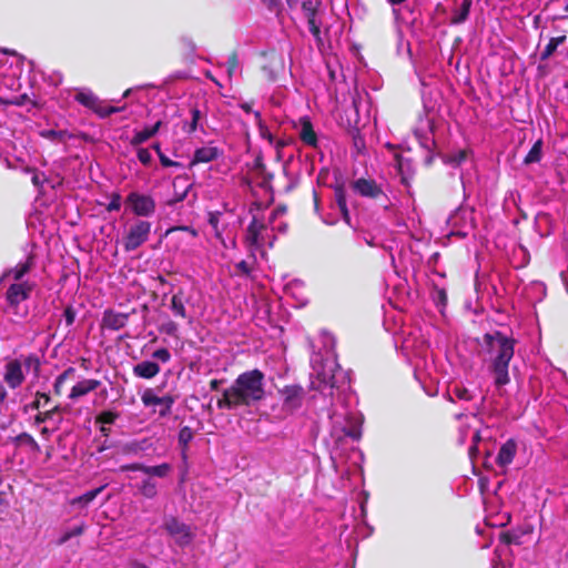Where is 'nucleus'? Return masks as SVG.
I'll list each match as a JSON object with an SVG mask.
<instances>
[{
  "mask_svg": "<svg viewBox=\"0 0 568 568\" xmlns=\"http://www.w3.org/2000/svg\"><path fill=\"white\" fill-rule=\"evenodd\" d=\"M478 344L487 368L494 376L495 386L501 387L509 384V364L515 354L516 341L496 331L484 334Z\"/></svg>",
  "mask_w": 568,
  "mask_h": 568,
  "instance_id": "f257e3e1",
  "label": "nucleus"
},
{
  "mask_svg": "<svg viewBox=\"0 0 568 568\" xmlns=\"http://www.w3.org/2000/svg\"><path fill=\"white\" fill-rule=\"evenodd\" d=\"M265 398V374L253 368L241 373L231 387L223 390L217 399L216 406L220 409H234L237 407H250Z\"/></svg>",
  "mask_w": 568,
  "mask_h": 568,
  "instance_id": "f03ea898",
  "label": "nucleus"
},
{
  "mask_svg": "<svg viewBox=\"0 0 568 568\" xmlns=\"http://www.w3.org/2000/svg\"><path fill=\"white\" fill-rule=\"evenodd\" d=\"M74 100L102 119L125 109V106H112L105 104V102L100 100L92 91H78L74 95Z\"/></svg>",
  "mask_w": 568,
  "mask_h": 568,
  "instance_id": "7ed1b4c3",
  "label": "nucleus"
},
{
  "mask_svg": "<svg viewBox=\"0 0 568 568\" xmlns=\"http://www.w3.org/2000/svg\"><path fill=\"white\" fill-rule=\"evenodd\" d=\"M151 233V223L144 220L136 221L123 239L125 252H132L145 243Z\"/></svg>",
  "mask_w": 568,
  "mask_h": 568,
  "instance_id": "20e7f679",
  "label": "nucleus"
},
{
  "mask_svg": "<svg viewBox=\"0 0 568 568\" xmlns=\"http://www.w3.org/2000/svg\"><path fill=\"white\" fill-rule=\"evenodd\" d=\"M280 394L282 396V409L285 413L293 414L302 407L305 392L301 385H286L280 390Z\"/></svg>",
  "mask_w": 568,
  "mask_h": 568,
  "instance_id": "39448f33",
  "label": "nucleus"
},
{
  "mask_svg": "<svg viewBox=\"0 0 568 568\" xmlns=\"http://www.w3.org/2000/svg\"><path fill=\"white\" fill-rule=\"evenodd\" d=\"M164 528L169 535L175 538L179 546L184 547L192 542L194 535L189 525L180 521L175 517H170L164 523Z\"/></svg>",
  "mask_w": 568,
  "mask_h": 568,
  "instance_id": "423d86ee",
  "label": "nucleus"
},
{
  "mask_svg": "<svg viewBox=\"0 0 568 568\" xmlns=\"http://www.w3.org/2000/svg\"><path fill=\"white\" fill-rule=\"evenodd\" d=\"M126 203L138 216H151L155 212V201L150 195L131 192L126 196Z\"/></svg>",
  "mask_w": 568,
  "mask_h": 568,
  "instance_id": "0eeeda50",
  "label": "nucleus"
},
{
  "mask_svg": "<svg viewBox=\"0 0 568 568\" xmlns=\"http://www.w3.org/2000/svg\"><path fill=\"white\" fill-rule=\"evenodd\" d=\"M351 186L362 197L377 200L381 196H385L382 186L374 179L359 178L353 181Z\"/></svg>",
  "mask_w": 568,
  "mask_h": 568,
  "instance_id": "6e6552de",
  "label": "nucleus"
},
{
  "mask_svg": "<svg viewBox=\"0 0 568 568\" xmlns=\"http://www.w3.org/2000/svg\"><path fill=\"white\" fill-rule=\"evenodd\" d=\"M34 257L29 255L24 261L19 262L14 267L7 270L0 277V284L20 282L24 275L34 267Z\"/></svg>",
  "mask_w": 568,
  "mask_h": 568,
  "instance_id": "1a4fd4ad",
  "label": "nucleus"
},
{
  "mask_svg": "<svg viewBox=\"0 0 568 568\" xmlns=\"http://www.w3.org/2000/svg\"><path fill=\"white\" fill-rule=\"evenodd\" d=\"M26 379L22 371V363L19 359H11L4 365L3 381L11 389L20 387Z\"/></svg>",
  "mask_w": 568,
  "mask_h": 568,
  "instance_id": "9d476101",
  "label": "nucleus"
},
{
  "mask_svg": "<svg viewBox=\"0 0 568 568\" xmlns=\"http://www.w3.org/2000/svg\"><path fill=\"white\" fill-rule=\"evenodd\" d=\"M182 233H189L191 240L197 237L199 233L192 226H173L165 231L164 236H171V242L173 244L174 250L184 251L185 246L189 245L187 239L182 235Z\"/></svg>",
  "mask_w": 568,
  "mask_h": 568,
  "instance_id": "9b49d317",
  "label": "nucleus"
},
{
  "mask_svg": "<svg viewBox=\"0 0 568 568\" xmlns=\"http://www.w3.org/2000/svg\"><path fill=\"white\" fill-rule=\"evenodd\" d=\"M141 399L145 406L160 405L161 409H160L159 414L162 417H165L171 413L172 406L175 402V398L173 396L165 395V396L159 397L151 389L145 390L143 393Z\"/></svg>",
  "mask_w": 568,
  "mask_h": 568,
  "instance_id": "f8f14e48",
  "label": "nucleus"
},
{
  "mask_svg": "<svg viewBox=\"0 0 568 568\" xmlns=\"http://www.w3.org/2000/svg\"><path fill=\"white\" fill-rule=\"evenodd\" d=\"M129 321V314L118 313L113 310H105L101 320V328L110 331H119L123 328Z\"/></svg>",
  "mask_w": 568,
  "mask_h": 568,
  "instance_id": "ddd939ff",
  "label": "nucleus"
},
{
  "mask_svg": "<svg viewBox=\"0 0 568 568\" xmlns=\"http://www.w3.org/2000/svg\"><path fill=\"white\" fill-rule=\"evenodd\" d=\"M298 123H300L298 136H300L301 141L308 146L317 148L318 139H317V134L314 130L311 119L308 116H302V118H300Z\"/></svg>",
  "mask_w": 568,
  "mask_h": 568,
  "instance_id": "4468645a",
  "label": "nucleus"
},
{
  "mask_svg": "<svg viewBox=\"0 0 568 568\" xmlns=\"http://www.w3.org/2000/svg\"><path fill=\"white\" fill-rule=\"evenodd\" d=\"M332 187L334 190L335 202L342 214V219L346 224L351 225V214L347 207L344 182H336Z\"/></svg>",
  "mask_w": 568,
  "mask_h": 568,
  "instance_id": "2eb2a0df",
  "label": "nucleus"
},
{
  "mask_svg": "<svg viewBox=\"0 0 568 568\" xmlns=\"http://www.w3.org/2000/svg\"><path fill=\"white\" fill-rule=\"evenodd\" d=\"M222 154V150H220L217 146L207 145L199 148L195 150L190 165L212 162L219 159Z\"/></svg>",
  "mask_w": 568,
  "mask_h": 568,
  "instance_id": "dca6fc26",
  "label": "nucleus"
},
{
  "mask_svg": "<svg viewBox=\"0 0 568 568\" xmlns=\"http://www.w3.org/2000/svg\"><path fill=\"white\" fill-rule=\"evenodd\" d=\"M517 453V444L514 439L506 440L501 447L499 448V452L496 457V463L500 467H506L510 465L516 456Z\"/></svg>",
  "mask_w": 568,
  "mask_h": 568,
  "instance_id": "f3484780",
  "label": "nucleus"
},
{
  "mask_svg": "<svg viewBox=\"0 0 568 568\" xmlns=\"http://www.w3.org/2000/svg\"><path fill=\"white\" fill-rule=\"evenodd\" d=\"M395 160L397 172L400 175V182L408 187L410 179L414 175L413 161L410 159L404 158L399 153L395 154Z\"/></svg>",
  "mask_w": 568,
  "mask_h": 568,
  "instance_id": "a211bd4d",
  "label": "nucleus"
},
{
  "mask_svg": "<svg viewBox=\"0 0 568 568\" xmlns=\"http://www.w3.org/2000/svg\"><path fill=\"white\" fill-rule=\"evenodd\" d=\"M266 229L265 224L258 221L255 216L250 222L246 229V243L251 247H260L262 246V242L260 241V234L262 231Z\"/></svg>",
  "mask_w": 568,
  "mask_h": 568,
  "instance_id": "6ab92c4d",
  "label": "nucleus"
},
{
  "mask_svg": "<svg viewBox=\"0 0 568 568\" xmlns=\"http://www.w3.org/2000/svg\"><path fill=\"white\" fill-rule=\"evenodd\" d=\"M52 404V398L49 393L37 390L34 394V399L22 406L21 410L23 414H28L31 410H37L40 413L42 409L47 408Z\"/></svg>",
  "mask_w": 568,
  "mask_h": 568,
  "instance_id": "aec40b11",
  "label": "nucleus"
},
{
  "mask_svg": "<svg viewBox=\"0 0 568 568\" xmlns=\"http://www.w3.org/2000/svg\"><path fill=\"white\" fill-rule=\"evenodd\" d=\"M161 368L158 363L152 361H143L133 366V374L136 377L151 379L160 373Z\"/></svg>",
  "mask_w": 568,
  "mask_h": 568,
  "instance_id": "412c9836",
  "label": "nucleus"
},
{
  "mask_svg": "<svg viewBox=\"0 0 568 568\" xmlns=\"http://www.w3.org/2000/svg\"><path fill=\"white\" fill-rule=\"evenodd\" d=\"M101 385V382L99 379H83L79 383H77L69 394L70 399H77L79 397H82L90 392L95 390Z\"/></svg>",
  "mask_w": 568,
  "mask_h": 568,
  "instance_id": "4be33fe9",
  "label": "nucleus"
},
{
  "mask_svg": "<svg viewBox=\"0 0 568 568\" xmlns=\"http://www.w3.org/2000/svg\"><path fill=\"white\" fill-rule=\"evenodd\" d=\"M31 288L32 286H9L6 293L8 303L11 306H18L22 301L29 297Z\"/></svg>",
  "mask_w": 568,
  "mask_h": 568,
  "instance_id": "5701e85b",
  "label": "nucleus"
},
{
  "mask_svg": "<svg viewBox=\"0 0 568 568\" xmlns=\"http://www.w3.org/2000/svg\"><path fill=\"white\" fill-rule=\"evenodd\" d=\"M252 170L256 171L258 176L262 178V182L260 183L261 187H266L268 183L273 180V173H270L266 170V165L264 163V159L262 153H258L253 162Z\"/></svg>",
  "mask_w": 568,
  "mask_h": 568,
  "instance_id": "b1692460",
  "label": "nucleus"
},
{
  "mask_svg": "<svg viewBox=\"0 0 568 568\" xmlns=\"http://www.w3.org/2000/svg\"><path fill=\"white\" fill-rule=\"evenodd\" d=\"M63 408L59 405H50L47 408L42 409L40 413L33 418V425L39 426L54 418L57 414H61Z\"/></svg>",
  "mask_w": 568,
  "mask_h": 568,
  "instance_id": "393cba45",
  "label": "nucleus"
},
{
  "mask_svg": "<svg viewBox=\"0 0 568 568\" xmlns=\"http://www.w3.org/2000/svg\"><path fill=\"white\" fill-rule=\"evenodd\" d=\"M194 437V430L190 426L181 427L178 436V443L181 448L182 457L186 458V453L189 450V444L192 442Z\"/></svg>",
  "mask_w": 568,
  "mask_h": 568,
  "instance_id": "a878e982",
  "label": "nucleus"
},
{
  "mask_svg": "<svg viewBox=\"0 0 568 568\" xmlns=\"http://www.w3.org/2000/svg\"><path fill=\"white\" fill-rule=\"evenodd\" d=\"M471 3V0H463L459 8L454 10L453 16L450 18V24H460L468 19Z\"/></svg>",
  "mask_w": 568,
  "mask_h": 568,
  "instance_id": "bb28decb",
  "label": "nucleus"
},
{
  "mask_svg": "<svg viewBox=\"0 0 568 568\" xmlns=\"http://www.w3.org/2000/svg\"><path fill=\"white\" fill-rule=\"evenodd\" d=\"M87 524L84 521H81L79 525L63 531L59 539L57 540V545L62 546L67 544L70 539L82 536L87 531Z\"/></svg>",
  "mask_w": 568,
  "mask_h": 568,
  "instance_id": "cd10ccee",
  "label": "nucleus"
},
{
  "mask_svg": "<svg viewBox=\"0 0 568 568\" xmlns=\"http://www.w3.org/2000/svg\"><path fill=\"white\" fill-rule=\"evenodd\" d=\"M566 39L567 38L565 34L550 38L549 42L547 43V45L540 53V60H542V61L548 60L555 53L557 48L566 41Z\"/></svg>",
  "mask_w": 568,
  "mask_h": 568,
  "instance_id": "c85d7f7f",
  "label": "nucleus"
},
{
  "mask_svg": "<svg viewBox=\"0 0 568 568\" xmlns=\"http://www.w3.org/2000/svg\"><path fill=\"white\" fill-rule=\"evenodd\" d=\"M430 296L442 314L447 305V293L444 287L433 286Z\"/></svg>",
  "mask_w": 568,
  "mask_h": 568,
  "instance_id": "c756f323",
  "label": "nucleus"
},
{
  "mask_svg": "<svg viewBox=\"0 0 568 568\" xmlns=\"http://www.w3.org/2000/svg\"><path fill=\"white\" fill-rule=\"evenodd\" d=\"M542 155V141L537 140L529 152L524 158V164L529 165L532 163H538L541 160Z\"/></svg>",
  "mask_w": 568,
  "mask_h": 568,
  "instance_id": "7c9ffc66",
  "label": "nucleus"
},
{
  "mask_svg": "<svg viewBox=\"0 0 568 568\" xmlns=\"http://www.w3.org/2000/svg\"><path fill=\"white\" fill-rule=\"evenodd\" d=\"M172 471V466L169 463H163L156 466H146L144 469V474L149 476H154L159 478H164L169 476V474Z\"/></svg>",
  "mask_w": 568,
  "mask_h": 568,
  "instance_id": "2f4dec72",
  "label": "nucleus"
},
{
  "mask_svg": "<svg viewBox=\"0 0 568 568\" xmlns=\"http://www.w3.org/2000/svg\"><path fill=\"white\" fill-rule=\"evenodd\" d=\"M104 489V486H100L95 489L89 490L84 494H82L79 497H75L72 499V505H80L82 507L88 506L90 503H92L97 496Z\"/></svg>",
  "mask_w": 568,
  "mask_h": 568,
  "instance_id": "473e14b6",
  "label": "nucleus"
},
{
  "mask_svg": "<svg viewBox=\"0 0 568 568\" xmlns=\"http://www.w3.org/2000/svg\"><path fill=\"white\" fill-rule=\"evenodd\" d=\"M173 314L175 316L185 318L186 317V311L183 302L182 292L179 291L178 293L173 294L171 298V305H170Z\"/></svg>",
  "mask_w": 568,
  "mask_h": 568,
  "instance_id": "72a5a7b5",
  "label": "nucleus"
},
{
  "mask_svg": "<svg viewBox=\"0 0 568 568\" xmlns=\"http://www.w3.org/2000/svg\"><path fill=\"white\" fill-rule=\"evenodd\" d=\"M12 442L17 445V446H20V445H28L31 447L32 450L34 452H39L40 450V446L39 444L37 443V440L29 434V433H21L19 435H17L16 437L12 438Z\"/></svg>",
  "mask_w": 568,
  "mask_h": 568,
  "instance_id": "f704fd0d",
  "label": "nucleus"
},
{
  "mask_svg": "<svg viewBox=\"0 0 568 568\" xmlns=\"http://www.w3.org/2000/svg\"><path fill=\"white\" fill-rule=\"evenodd\" d=\"M21 363H22V366H24L27 371H32L36 376L39 375L41 363H40V358L38 355L29 354L23 357Z\"/></svg>",
  "mask_w": 568,
  "mask_h": 568,
  "instance_id": "c9c22d12",
  "label": "nucleus"
},
{
  "mask_svg": "<svg viewBox=\"0 0 568 568\" xmlns=\"http://www.w3.org/2000/svg\"><path fill=\"white\" fill-rule=\"evenodd\" d=\"M254 118L256 120V124H257L258 133H260L261 138L267 140L271 144H273L274 143V136L270 132L267 125L262 120L261 112L260 111H254Z\"/></svg>",
  "mask_w": 568,
  "mask_h": 568,
  "instance_id": "e433bc0d",
  "label": "nucleus"
},
{
  "mask_svg": "<svg viewBox=\"0 0 568 568\" xmlns=\"http://www.w3.org/2000/svg\"><path fill=\"white\" fill-rule=\"evenodd\" d=\"M139 490L145 498L149 499L154 498L158 494L156 484L150 478L144 479L142 481V484L139 487Z\"/></svg>",
  "mask_w": 568,
  "mask_h": 568,
  "instance_id": "4c0bfd02",
  "label": "nucleus"
},
{
  "mask_svg": "<svg viewBox=\"0 0 568 568\" xmlns=\"http://www.w3.org/2000/svg\"><path fill=\"white\" fill-rule=\"evenodd\" d=\"M152 149L156 152L158 156H159V160H160V163L162 164V166L164 168H171V166H174V168H181L182 166V163L180 162H176V161H172L170 160L161 150V145L160 143H154L152 145Z\"/></svg>",
  "mask_w": 568,
  "mask_h": 568,
  "instance_id": "58836bf2",
  "label": "nucleus"
},
{
  "mask_svg": "<svg viewBox=\"0 0 568 568\" xmlns=\"http://www.w3.org/2000/svg\"><path fill=\"white\" fill-rule=\"evenodd\" d=\"M449 392L459 400L469 402L474 398L473 394L469 389L464 387L463 385H454Z\"/></svg>",
  "mask_w": 568,
  "mask_h": 568,
  "instance_id": "ea45409f",
  "label": "nucleus"
},
{
  "mask_svg": "<svg viewBox=\"0 0 568 568\" xmlns=\"http://www.w3.org/2000/svg\"><path fill=\"white\" fill-rule=\"evenodd\" d=\"M159 332L172 337H178L179 325L174 321L168 318L159 326Z\"/></svg>",
  "mask_w": 568,
  "mask_h": 568,
  "instance_id": "a19ab883",
  "label": "nucleus"
},
{
  "mask_svg": "<svg viewBox=\"0 0 568 568\" xmlns=\"http://www.w3.org/2000/svg\"><path fill=\"white\" fill-rule=\"evenodd\" d=\"M119 418V413L113 410H103L95 417V423L101 425L113 424Z\"/></svg>",
  "mask_w": 568,
  "mask_h": 568,
  "instance_id": "79ce46f5",
  "label": "nucleus"
},
{
  "mask_svg": "<svg viewBox=\"0 0 568 568\" xmlns=\"http://www.w3.org/2000/svg\"><path fill=\"white\" fill-rule=\"evenodd\" d=\"M191 114H192L191 122L185 123L183 125V130L189 134H191L197 130L199 121L201 119V111L197 108H193L191 110Z\"/></svg>",
  "mask_w": 568,
  "mask_h": 568,
  "instance_id": "37998d69",
  "label": "nucleus"
},
{
  "mask_svg": "<svg viewBox=\"0 0 568 568\" xmlns=\"http://www.w3.org/2000/svg\"><path fill=\"white\" fill-rule=\"evenodd\" d=\"M152 135L150 134L149 130L144 128L141 131H136L132 139L130 140V144L134 148L141 145L142 143L146 142L149 139H151Z\"/></svg>",
  "mask_w": 568,
  "mask_h": 568,
  "instance_id": "c03bdc74",
  "label": "nucleus"
},
{
  "mask_svg": "<svg viewBox=\"0 0 568 568\" xmlns=\"http://www.w3.org/2000/svg\"><path fill=\"white\" fill-rule=\"evenodd\" d=\"M318 6H320V1H317L316 3H313V1L307 0L302 3V10L307 20L316 19Z\"/></svg>",
  "mask_w": 568,
  "mask_h": 568,
  "instance_id": "a18cd8bd",
  "label": "nucleus"
},
{
  "mask_svg": "<svg viewBox=\"0 0 568 568\" xmlns=\"http://www.w3.org/2000/svg\"><path fill=\"white\" fill-rule=\"evenodd\" d=\"M499 540L505 545H519L520 536L515 531L507 530L500 532Z\"/></svg>",
  "mask_w": 568,
  "mask_h": 568,
  "instance_id": "49530a36",
  "label": "nucleus"
},
{
  "mask_svg": "<svg viewBox=\"0 0 568 568\" xmlns=\"http://www.w3.org/2000/svg\"><path fill=\"white\" fill-rule=\"evenodd\" d=\"M29 97L27 93L20 94L18 97H14L12 99H4L0 97V104L2 105H17L22 106L29 101Z\"/></svg>",
  "mask_w": 568,
  "mask_h": 568,
  "instance_id": "de8ad7c7",
  "label": "nucleus"
},
{
  "mask_svg": "<svg viewBox=\"0 0 568 568\" xmlns=\"http://www.w3.org/2000/svg\"><path fill=\"white\" fill-rule=\"evenodd\" d=\"M394 291L398 295L405 294L410 301H414L419 296L417 286L414 288L412 286H394Z\"/></svg>",
  "mask_w": 568,
  "mask_h": 568,
  "instance_id": "09e8293b",
  "label": "nucleus"
},
{
  "mask_svg": "<svg viewBox=\"0 0 568 568\" xmlns=\"http://www.w3.org/2000/svg\"><path fill=\"white\" fill-rule=\"evenodd\" d=\"M221 216H222V213L220 211L209 212L207 222L212 226V229L214 230L215 235L217 237L221 236V231L219 230V222H220V217Z\"/></svg>",
  "mask_w": 568,
  "mask_h": 568,
  "instance_id": "8fccbe9b",
  "label": "nucleus"
},
{
  "mask_svg": "<svg viewBox=\"0 0 568 568\" xmlns=\"http://www.w3.org/2000/svg\"><path fill=\"white\" fill-rule=\"evenodd\" d=\"M239 65V58H237V51L233 50L227 60V75L229 78H232L236 68Z\"/></svg>",
  "mask_w": 568,
  "mask_h": 568,
  "instance_id": "3c124183",
  "label": "nucleus"
},
{
  "mask_svg": "<svg viewBox=\"0 0 568 568\" xmlns=\"http://www.w3.org/2000/svg\"><path fill=\"white\" fill-rule=\"evenodd\" d=\"M152 357L162 363H169L171 361V354L168 348H159L152 353Z\"/></svg>",
  "mask_w": 568,
  "mask_h": 568,
  "instance_id": "603ef678",
  "label": "nucleus"
},
{
  "mask_svg": "<svg viewBox=\"0 0 568 568\" xmlns=\"http://www.w3.org/2000/svg\"><path fill=\"white\" fill-rule=\"evenodd\" d=\"M136 155H138L139 161L143 165H150L151 164V162H152V154L150 153V151L148 149L139 148L138 152H136Z\"/></svg>",
  "mask_w": 568,
  "mask_h": 568,
  "instance_id": "864d4df0",
  "label": "nucleus"
},
{
  "mask_svg": "<svg viewBox=\"0 0 568 568\" xmlns=\"http://www.w3.org/2000/svg\"><path fill=\"white\" fill-rule=\"evenodd\" d=\"M310 32L313 34V37L321 41V22L317 21V19H311L307 20Z\"/></svg>",
  "mask_w": 568,
  "mask_h": 568,
  "instance_id": "5fc2aeb1",
  "label": "nucleus"
},
{
  "mask_svg": "<svg viewBox=\"0 0 568 568\" xmlns=\"http://www.w3.org/2000/svg\"><path fill=\"white\" fill-rule=\"evenodd\" d=\"M191 186L192 185L189 184L182 192H175L174 197L166 201V205L173 206L174 204L182 202L186 197L187 192L191 189Z\"/></svg>",
  "mask_w": 568,
  "mask_h": 568,
  "instance_id": "6e6d98bb",
  "label": "nucleus"
},
{
  "mask_svg": "<svg viewBox=\"0 0 568 568\" xmlns=\"http://www.w3.org/2000/svg\"><path fill=\"white\" fill-rule=\"evenodd\" d=\"M121 200H122V197L119 193H112L110 203L106 206V211H109V212L119 211L121 207Z\"/></svg>",
  "mask_w": 568,
  "mask_h": 568,
  "instance_id": "4d7b16f0",
  "label": "nucleus"
},
{
  "mask_svg": "<svg viewBox=\"0 0 568 568\" xmlns=\"http://www.w3.org/2000/svg\"><path fill=\"white\" fill-rule=\"evenodd\" d=\"M145 465L141 463L125 464L120 467L121 471H142L144 473Z\"/></svg>",
  "mask_w": 568,
  "mask_h": 568,
  "instance_id": "13d9d810",
  "label": "nucleus"
},
{
  "mask_svg": "<svg viewBox=\"0 0 568 568\" xmlns=\"http://www.w3.org/2000/svg\"><path fill=\"white\" fill-rule=\"evenodd\" d=\"M63 317L67 326H71L75 320V311L71 305L67 306L63 313Z\"/></svg>",
  "mask_w": 568,
  "mask_h": 568,
  "instance_id": "bf43d9fd",
  "label": "nucleus"
},
{
  "mask_svg": "<svg viewBox=\"0 0 568 568\" xmlns=\"http://www.w3.org/2000/svg\"><path fill=\"white\" fill-rule=\"evenodd\" d=\"M64 131H54V130H47L41 133L43 138L51 139V140H59L61 141L64 136Z\"/></svg>",
  "mask_w": 568,
  "mask_h": 568,
  "instance_id": "052dcab7",
  "label": "nucleus"
},
{
  "mask_svg": "<svg viewBox=\"0 0 568 568\" xmlns=\"http://www.w3.org/2000/svg\"><path fill=\"white\" fill-rule=\"evenodd\" d=\"M344 434H345V436H347L352 439H355V440H358L362 437V430L357 426H352L349 428H345Z\"/></svg>",
  "mask_w": 568,
  "mask_h": 568,
  "instance_id": "680f3d73",
  "label": "nucleus"
},
{
  "mask_svg": "<svg viewBox=\"0 0 568 568\" xmlns=\"http://www.w3.org/2000/svg\"><path fill=\"white\" fill-rule=\"evenodd\" d=\"M74 374H75V368L68 367L57 378L60 379L61 382L65 383L68 379L73 378Z\"/></svg>",
  "mask_w": 568,
  "mask_h": 568,
  "instance_id": "e2e57ef3",
  "label": "nucleus"
},
{
  "mask_svg": "<svg viewBox=\"0 0 568 568\" xmlns=\"http://www.w3.org/2000/svg\"><path fill=\"white\" fill-rule=\"evenodd\" d=\"M162 124H163L162 121L159 120L152 126H146V129L149 130V132L152 135V138L159 132V130L162 126Z\"/></svg>",
  "mask_w": 568,
  "mask_h": 568,
  "instance_id": "0e129e2a",
  "label": "nucleus"
},
{
  "mask_svg": "<svg viewBox=\"0 0 568 568\" xmlns=\"http://www.w3.org/2000/svg\"><path fill=\"white\" fill-rule=\"evenodd\" d=\"M63 385H64L63 382H61L60 379L55 378L54 384H53V389H54L55 395L59 396V395L62 394Z\"/></svg>",
  "mask_w": 568,
  "mask_h": 568,
  "instance_id": "69168bd1",
  "label": "nucleus"
},
{
  "mask_svg": "<svg viewBox=\"0 0 568 568\" xmlns=\"http://www.w3.org/2000/svg\"><path fill=\"white\" fill-rule=\"evenodd\" d=\"M31 181H32L33 185L41 186L43 184L44 180L40 179V174L33 170V175H32Z\"/></svg>",
  "mask_w": 568,
  "mask_h": 568,
  "instance_id": "338daca9",
  "label": "nucleus"
},
{
  "mask_svg": "<svg viewBox=\"0 0 568 568\" xmlns=\"http://www.w3.org/2000/svg\"><path fill=\"white\" fill-rule=\"evenodd\" d=\"M222 383H223V381H222V379H212V381L210 382V388H211V390H217V389L220 388V386H221V384H222Z\"/></svg>",
  "mask_w": 568,
  "mask_h": 568,
  "instance_id": "774afa93",
  "label": "nucleus"
}]
</instances>
